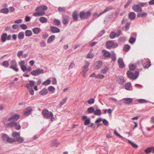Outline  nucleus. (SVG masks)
<instances>
[{
  "mask_svg": "<svg viewBox=\"0 0 154 154\" xmlns=\"http://www.w3.org/2000/svg\"><path fill=\"white\" fill-rule=\"evenodd\" d=\"M48 9V7L45 5H42L37 8L35 9L36 12L33 13V16L35 17L42 16L45 15V11Z\"/></svg>",
  "mask_w": 154,
  "mask_h": 154,
  "instance_id": "nucleus-1",
  "label": "nucleus"
},
{
  "mask_svg": "<svg viewBox=\"0 0 154 154\" xmlns=\"http://www.w3.org/2000/svg\"><path fill=\"white\" fill-rule=\"evenodd\" d=\"M44 117L46 119H48L51 118V120L53 121L54 120V118L53 117V115L51 112H49L46 109L43 110L42 112Z\"/></svg>",
  "mask_w": 154,
  "mask_h": 154,
  "instance_id": "nucleus-2",
  "label": "nucleus"
},
{
  "mask_svg": "<svg viewBox=\"0 0 154 154\" xmlns=\"http://www.w3.org/2000/svg\"><path fill=\"white\" fill-rule=\"evenodd\" d=\"M104 77V75H103L98 74L95 76L96 78H99L103 79Z\"/></svg>",
  "mask_w": 154,
  "mask_h": 154,
  "instance_id": "nucleus-55",
  "label": "nucleus"
},
{
  "mask_svg": "<svg viewBox=\"0 0 154 154\" xmlns=\"http://www.w3.org/2000/svg\"><path fill=\"white\" fill-rule=\"evenodd\" d=\"M48 93L47 89L46 88H44L39 92V94L42 95H45Z\"/></svg>",
  "mask_w": 154,
  "mask_h": 154,
  "instance_id": "nucleus-26",
  "label": "nucleus"
},
{
  "mask_svg": "<svg viewBox=\"0 0 154 154\" xmlns=\"http://www.w3.org/2000/svg\"><path fill=\"white\" fill-rule=\"evenodd\" d=\"M23 20L22 19H20L15 20L14 22V23L16 24L21 23L23 22Z\"/></svg>",
  "mask_w": 154,
  "mask_h": 154,
  "instance_id": "nucleus-62",
  "label": "nucleus"
},
{
  "mask_svg": "<svg viewBox=\"0 0 154 154\" xmlns=\"http://www.w3.org/2000/svg\"><path fill=\"white\" fill-rule=\"evenodd\" d=\"M91 15V13L88 11L86 13L84 12H81L79 14L80 17L82 19H85L88 18Z\"/></svg>",
  "mask_w": 154,
  "mask_h": 154,
  "instance_id": "nucleus-8",
  "label": "nucleus"
},
{
  "mask_svg": "<svg viewBox=\"0 0 154 154\" xmlns=\"http://www.w3.org/2000/svg\"><path fill=\"white\" fill-rule=\"evenodd\" d=\"M89 114L94 113V108L92 107L88 108L87 110Z\"/></svg>",
  "mask_w": 154,
  "mask_h": 154,
  "instance_id": "nucleus-38",
  "label": "nucleus"
},
{
  "mask_svg": "<svg viewBox=\"0 0 154 154\" xmlns=\"http://www.w3.org/2000/svg\"><path fill=\"white\" fill-rule=\"evenodd\" d=\"M121 33V31L120 30H119L116 33L115 32H112L110 34L109 36L110 38L113 39L116 37H119Z\"/></svg>",
  "mask_w": 154,
  "mask_h": 154,
  "instance_id": "nucleus-9",
  "label": "nucleus"
},
{
  "mask_svg": "<svg viewBox=\"0 0 154 154\" xmlns=\"http://www.w3.org/2000/svg\"><path fill=\"white\" fill-rule=\"evenodd\" d=\"M20 27L23 30H25L28 28V27L26 25L24 24L20 25Z\"/></svg>",
  "mask_w": 154,
  "mask_h": 154,
  "instance_id": "nucleus-49",
  "label": "nucleus"
},
{
  "mask_svg": "<svg viewBox=\"0 0 154 154\" xmlns=\"http://www.w3.org/2000/svg\"><path fill=\"white\" fill-rule=\"evenodd\" d=\"M106 46L107 48L111 49L116 48L118 45L117 43H115L113 41H107L106 43Z\"/></svg>",
  "mask_w": 154,
  "mask_h": 154,
  "instance_id": "nucleus-6",
  "label": "nucleus"
},
{
  "mask_svg": "<svg viewBox=\"0 0 154 154\" xmlns=\"http://www.w3.org/2000/svg\"><path fill=\"white\" fill-rule=\"evenodd\" d=\"M112 9V7H107L105 8V9L102 12H101L100 13V14H99V16H101V15H102L103 14L106 13L109 11L110 10Z\"/></svg>",
  "mask_w": 154,
  "mask_h": 154,
  "instance_id": "nucleus-23",
  "label": "nucleus"
},
{
  "mask_svg": "<svg viewBox=\"0 0 154 154\" xmlns=\"http://www.w3.org/2000/svg\"><path fill=\"white\" fill-rule=\"evenodd\" d=\"M113 16V14L112 13L107 14L104 20V22L109 21L112 18Z\"/></svg>",
  "mask_w": 154,
  "mask_h": 154,
  "instance_id": "nucleus-18",
  "label": "nucleus"
},
{
  "mask_svg": "<svg viewBox=\"0 0 154 154\" xmlns=\"http://www.w3.org/2000/svg\"><path fill=\"white\" fill-rule=\"evenodd\" d=\"M39 20L42 23H45L47 22V19L45 17H40Z\"/></svg>",
  "mask_w": 154,
  "mask_h": 154,
  "instance_id": "nucleus-31",
  "label": "nucleus"
},
{
  "mask_svg": "<svg viewBox=\"0 0 154 154\" xmlns=\"http://www.w3.org/2000/svg\"><path fill=\"white\" fill-rule=\"evenodd\" d=\"M102 62L100 61H98L96 62L95 66L96 69H99L102 66Z\"/></svg>",
  "mask_w": 154,
  "mask_h": 154,
  "instance_id": "nucleus-27",
  "label": "nucleus"
},
{
  "mask_svg": "<svg viewBox=\"0 0 154 154\" xmlns=\"http://www.w3.org/2000/svg\"><path fill=\"white\" fill-rule=\"evenodd\" d=\"M139 5L141 7H146L148 4L147 2H141L140 4Z\"/></svg>",
  "mask_w": 154,
  "mask_h": 154,
  "instance_id": "nucleus-57",
  "label": "nucleus"
},
{
  "mask_svg": "<svg viewBox=\"0 0 154 154\" xmlns=\"http://www.w3.org/2000/svg\"><path fill=\"white\" fill-rule=\"evenodd\" d=\"M32 31L35 34H37L40 32L41 30L38 27H35L32 29Z\"/></svg>",
  "mask_w": 154,
  "mask_h": 154,
  "instance_id": "nucleus-25",
  "label": "nucleus"
},
{
  "mask_svg": "<svg viewBox=\"0 0 154 154\" xmlns=\"http://www.w3.org/2000/svg\"><path fill=\"white\" fill-rule=\"evenodd\" d=\"M129 69L132 70H134L136 68V66L134 65H130L129 66Z\"/></svg>",
  "mask_w": 154,
  "mask_h": 154,
  "instance_id": "nucleus-60",
  "label": "nucleus"
},
{
  "mask_svg": "<svg viewBox=\"0 0 154 154\" xmlns=\"http://www.w3.org/2000/svg\"><path fill=\"white\" fill-rule=\"evenodd\" d=\"M138 102L140 103H147L148 101L144 99H139L138 100Z\"/></svg>",
  "mask_w": 154,
  "mask_h": 154,
  "instance_id": "nucleus-59",
  "label": "nucleus"
},
{
  "mask_svg": "<svg viewBox=\"0 0 154 154\" xmlns=\"http://www.w3.org/2000/svg\"><path fill=\"white\" fill-rule=\"evenodd\" d=\"M128 142L134 148H137L138 146L136 144L134 143L131 142L130 140H128Z\"/></svg>",
  "mask_w": 154,
  "mask_h": 154,
  "instance_id": "nucleus-45",
  "label": "nucleus"
},
{
  "mask_svg": "<svg viewBox=\"0 0 154 154\" xmlns=\"http://www.w3.org/2000/svg\"><path fill=\"white\" fill-rule=\"evenodd\" d=\"M20 135V134L16 132H14L12 134L13 137L15 138L16 139Z\"/></svg>",
  "mask_w": 154,
  "mask_h": 154,
  "instance_id": "nucleus-36",
  "label": "nucleus"
},
{
  "mask_svg": "<svg viewBox=\"0 0 154 154\" xmlns=\"http://www.w3.org/2000/svg\"><path fill=\"white\" fill-rule=\"evenodd\" d=\"M150 66V61H147L144 63L143 66L145 69L148 68Z\"/></svg>",
  "mask_w": 154,
  "mask_h": 154,
  "instance_id": "nucleus-34",
  "label": "nucleus"
},
{
  "mask_svg": "<svg viewBox=\"0 0 154 154\" xmlns=\"http://www.w3.org/2000/svg\"><path fill=\"white\" fill-rule=\"evenodd\" d=\"M51 83V81L50 79H47L45 82L42 83V85H49Z\"/></svg>",
  "mask_w": 154,
  "mask_h": 154,
  "instance_id": "nucleus-44",
  "label": "nucleus"
},
{
  "mask_svg": "<svg viewBox=\"0 0 154 154\" xmlns=\"http://www.w3.org/2000/svg\"><path fill=\"white\" fill-rule=\"evenodd\" d=\"M90 122V120L89 118L85 120L84 122L85 125H88Z\"/></svg>",
  "mask_w": 154,
  "mask_h": 154,
  "instance_id": "nucleus-64",
  "label": "nucleus"
},
{
  "mask_svg": "<svg viewBox=\"0 0 154 154\" xmlns=\"http://www.w3.org/2000/svg\"><path fill=\"white\" fill-rule=\"evenodd\" d=\"M54 22L55 23V25L58 26L60 24V20L55 19L54 20Z\"/></svg>",
  "mask_w": 154,
  "mask_h": 154,
  "instance_id": "nucleus-46",
  "label": "nucleus"
},
{
  "mask_svg": "<svg viewBox=\"0 0 154 154\" xmlns=\"http://www.w3.org/2000/svg\"><path fill=\"white\" fill-rule=\"evenodd\" d=\"M152 147H149L147 148L145 150V152L146 154H148L151 152L152 150Z\"/></svg>",
  "mask_w": 154,
  "mask_h": 154,
  "instance_id": "nucleus-42",
  "label": "nucleus"
},
{
  "mask_svg": "<svg viewBox=\"0 0 154 154\" xmlns=\"http://www.w3.org/2000/svg\"><path fill=\"white\" fill-rule=\"evenodd\" d=\"M67 98L66 97L63 99L60 102V105L61 106L63 105L66 102L67 100Z\"/></svg>",
  "mask_w": 154,
  "mask_h": 154,
  "instance_id": "nucleus-63",
  "label": "nucleus"
},
{
  "mask_svg": "<svg viewBox=\"0 0 154 154\" xmlns=\"http://www.w3.org/2000/svg\"><path fill=\"white\" fill-rule=\"evenodd\" d=\"M72 17L74 20L77 21L78 20V16L77 12H74L72 14Z\"/></svg>",
  "mask_w": 154,
  "mask_h": 154,
  "instance_id": "nucleus-37",
  "label": "nucleus"
},
{
  "mask_svg": "<svg viewBox=\"0 0 154 154\" xmlns=\"http://www.w3.org/2000/svg\"><path fill=\"white\" fill-rule=\"evenodd\" d=\"M48 90L50 92H53L55 90V88L52 86H50L48 88Z\"/></svg>",
  "mask_w": 154,
  "mask_h": 154,
  "instance_id": "nucleus-54",
  "label": "nucleus"
},
{
  "mask_svg": "<svg viewBox=\"0 0 154 154\" xmlns=\"http://www.w3.org/2000/svg\"><path fill=\"white\" fill-rule=\"evenodd\" d=\"M136 14L134 12H130L128 15V17L131 20H134L136 17Z\"/></svg>",
  "mask_w": 154,
  "mask_h": 154,
  "instance_id": "nucleus-21",
  "label": "nucleus"
},
{
  "mask_svg": "<svg viewBox=\"0 0 154 154\" xmlns=\"http://www.w3.org/2000/svg\"><path fill=\"white\" fill-rule=\"evenodd\" d=\"M29 83H27L26 84V86L27 88H32L35 84V82L33 81L29 80Z\"/></svg>",
  "mask_w": 154,
  "mask_h": 154,
  "instance_id": "nucleus-12",
  "label": "nucleus"
},
{
  "mask_svg": "<svg viewBox=\"0 0 154 154\" xmlns=\"http://www.w3.org/2000/svg\"><path fill=\"white\" fill-rule=\"evenodd\" d=\"M55 37V36L53 35L50 36L48 39V43H50L53 41L54 40Z\"/></svg>",
  "mask_w": 154,
  "mask_h": 154,
  "instance_id": "nucleus-28",
  "label": "nucleus"
},
{
  "mask_svg": "<svg viewBox=\"0 0 154 154\" xmlns=\"http://www.w3.org/2000/svg\"><path fill=\"white\" fill-rule=\"evenodd\" d=\"M94 56V54L90 52L87 54L86 57L87 58H92Z\"/></svg>",
  "mask_w": 154,
  "mask_h": 154,
  "instance_id": "nucleus-47",
  "label": "nucleus"
},
{
  "mask_svg": "<svg viewBox=\"0 0 154 154\" xmlns=\"http://www.w3.org/2000/svg\"><path fill=\"white\" fill-rule=\"evenodd\" d=\"M129 24L127 23L125 26L124 27H123V29L125 30V31H127L129 28Z\"/></svg>",
  "mask_w": 154,
  "mask_h": 154,
  "instance_id": "nucleus-61",
  "label": "nucleus"
},
{
  "mask_svg": "<svg viewBox=\"0 0 154 154\" xmlns=\"http://www.w3.org/2000/svg\"><path fill=\"white\" fill-rule=\"evenodd\" d=\"M51 29L52 32L53 33H57L60 32V29L55 26H51Z\"/></svg>",
  "mask_w": 154,
  "mask_h": 154,
  "instance_id": "nucleus-20",
  "label": "nucleus"
},
{
  "mask_svg": "<svg viewBox=\"0 0 154 154\" xmlns=\"http://www.w3.org/2000/svg\"><path fill=\"white\" fill-rule=\"evenodd\" d=\"M102 53L103 56L106 58H108L111 56L109 52L105 50H103Z\"/></svg>",
  "mask_w": 154,
  "mask_h": 154,
  "instance_id": "nucleus-15",
  "label": "nucleus"
},
{
  "mask_svg": "<svg viewBox=\"0 0 154 154\" xmlns=\"http://www.w3.org/2000/svg\"><path fill=\"white\" fill-rule=\"evenodd\" d=\"M1 65L7 68L9 66V63L8 61H4L2 63Z\"/></svg>",
  "mask_w": 154,
  "mask_h": 154,
  "instance_id": "nucleus-29",
  "label": "nucleus"
},
{
  "mask_svg": "<svg viewBox=\"0 0 154 154\" xmlns=\"http://www.w3.org/2000/svg\"><path fill=\"white\" fill-rule=\"evenodd\" d=\"M58 11L60 12H64L66 10V8L64 7H59L58 8Z\"/></svg>",
  "mask_w": 154,
  "mask_h": 154,
  "instance_id": "nucleus-51",
  "label": "nucleus"
},
{
  "mask_svg": "<svg viewBox=\"0 0 154 154\" xmlns=\"http://www.w3.org/2000/svg\"><path fill=\"white\" fill-rule=\"evenodd\" d=\"M15 139L16 141H17L20 143H22L24 141L23 138L20 137V136L17 139Z\"/></svg>",
  "mask_w": 154,
  "mask_h": 154,
  "instance_id": "nucleus-41",
  "label": "nucleus"
},
{
  "mask_svg": "<svg viewBox=\"0 0 154 154\" xmlns=\"http://www.w3.org/2000/svg\"><path fill=\"white\" fill-rule=\"evenodd\" d=\"M7 34L6 33H4L3 34L1 37V40L2 42H5L7 39Z\"/></svg>",
  "mask_w": 154,
  "mask_h": 154,
  "instance_id": "nucleus-32",
  "label": "nucleus"
},
{
  "mask_svg": "<svg viewBox=\"0 0 154 154\" xmlns=\"http://www.w3.org/2000/svg\"><path fill=\"white\" fill-rule=\"evenodd\" d=\"M111 57L112 60L115 61L116 60V55L114 53H112L111 54Z\"/></svg>",
  "mask_w": 154,
  "mask_h": 154,
  "instance_id": "nucleus-58",
  "label": "nucleus"
},
{
  "mask_svg": "<svg viewBox=\"0 0 154 154\" xmlns=\"http://www.w3.org/2000/svg\"><path fill=\"white\" fill-rule=\"evenodd\" d=\"M88 103L89 104H92L94 102V100L93 98H91L89 99L88 101Z\"/></svg>",
  "mask_w": 154,
  "mask_h": 154,
  "instance_id": "nucleus-56",
  "label": "nucleus"
},
{
  "mask_svg": "<svg viewBox=\"0 0 154 154\" xmlns=\"http://www.w3.org/2000/svg\"><path fill=\"white\" fill-rule=\"evenodd\" d=\"M131 85V84L130 82H128L126 83L125 85V89L127 90H129Z\"/></svg>",
  "mask_w": 154,
  "mask_h": 154,
  "instance_id": "nucleus-43",
  "label": "nucleus"
},
{
  "mask_svg": "<svg viewBox=\"0 0 154 154\" xmlns=\"http://www.w3.org/2000/svg\"><path fill=\"white\" fill-rule=\"evenodd\" d=\"M0 13L5 14H7L8 13V10L7 8H5L0 10Z\"/></svg>",
  "mask_w": 154,
  "mask_h": 154,
  "instance_id": "nucleus-33",
  "label": "nucleus"
},
{
  "mask_svg": "<svg viewBox=\"0 0 154 154\" xmlns=\"http://www.w3.org/2000/svg\"><path fill=\"white\" fill-rule=\"evenodd\" d=\"M138 74L139 73L137 71H135L134 74L130 70L127 72V76L128 78L130 79L133 80L136 79L137 77Z\"/></svg>",
  "mask_w": 154,
  "mask_h": 154,
  "instance_id": "nucleus-4",
  "label": "nucleus"
},
{
  "mask_svg": "<svg viewBox=\"0 0 154 154\" xmlns=\"http://www.w3.org/2000/svg\"><path fill=\"white\" fill-rule=\"evenodd\" d=\"M117 82L120 84H122L124 82V78L122 76L119 77L118 79L117 80Z\"/></svg>",
  "mask_w": 154,
  "mask_h": 154,
  "instance_id": "nucleus-24",
  "label": "nucleus"
},
{
  "mask_svg": "<svg viewBox=\"0 0 154 154\" xmlns=\"http://www.w3.org/2000/svg\"><path fill=\"white\" fill-rule=\"evenodd\" d=\"M25 34L26 36L29 37L32 35V32L31 31L29 30H27L25 32Z\"/></svg>",
  "mask_w": 154,
  "mask_h": 154,
  "instance_id": "nucleus-35",
  "label": "nucleus"
},
{
  "mask_svg": "<svg viewBox=\"0 0 154 154\" xmlns=\"http://www.w3.org/2000/svg\"><path fill=\"white\" fill-rule=\"evenodd\" d=\"M62 19V22L63 24L64 25H66L69 23L70 18L69 16L64 15L63 16Z\"/></svg>",
  "mask_w": 154,
  "mask_h": 154,
  "instance_id": "nucleus-11",
  "label": "nucleus"
},
{
  "mask_svg": "<svg viewBox=\"0 0 154 154\" xmlns=\"http://www.w3.org/2000/svg\"><path fill=\"white\" fill-rule=\"evenodd\" d=\"M28 91L31 95H33L34 94V91L33 88H27Z\"/></svg>",
  "mask_w": 154,
  "mask_h": 154,
  "instance_id": "nucleus-52",
  "label": "nucleus"
},
{
  "mask_svg": "<svg viewBox=\"0 0 154 154\" xmlns=\"http://www.w3.org/2000/svg\"><path fill=\"white\" fill-rule=\"evenodd\" d=\"M19 118V116L17 114L13 115L11 118H9L8 120L9 122L11 121H15L17 120Z\"/></svg>",
  "mask_w": 154,
  "mask_h": 154,
  "instance_id": "nucleus-14",
  "label": "nucleus"
},
{
  "mask_svg": "<svg viewBox=\"0 0 154 154\" xmlns=\"http://www.w3.org/2000/svg\"><path fill=\"white\" fill-rule=\"evenodd\" d=\"M90 64L89 62L87 61L85 63V65L84 66V67L83 69V72L86 73V72L88 71V67Z\"/></svg>",
  "mask_w": 154,
  "mask_h": 154,
  "instance_id": "nucleus-22",
  "label": "nucleus"
},
{
  "mask_svg": "<svg viewBox=\"0 0 154 154\" xmlns=\"http://www.w3.org/2000/svg\"><path fill=\"white\" fill-rule=\"evenodd\" d=\"M118 63L120 68H122L125 67V65L122 58H119L118 59Z\"/></svg>",
  "mask_w": 154,
  "mask_h": 154,
  "instance_id": "nucleus-17",
  "label": "nucleus"
},
{
  "mask_svg": "<svg viewBox=\"0 0 154 154\" xmlns=\"http://www.w3.org/2000/svg\"><path fill=\"white\" fill-rule=\"evenodd\" d=\"M44 73V70L39 68H38L36 70H34L31 72V74L33 76L38 75L41 74H42Z\"/></svg>",
  "mask_w": 154,
  "mask_h": 154,
  "instance_id": "nucleus-7",
  "label": "nucleus"
},
{
  "mask_svg": "<svg viewBox=\"0 0 154 154\" xmlns=\"http://www.w3.org/2000/svg\"><path fill=\"white\" fill-rule=\"evenodd\" d=\"M109 68L107 66H106L103 67L100 70L101 73L103 74L106 73L107 72Z\"/></svg>",
  "mask_w": 154,
  "mask_h": 154,
  "instance_id": "nucleus-30",
  "label": "nucleus"
},
{
  "mask_svg": "<svg viewBox=\"0 0 154 154\" xmlns=\"http://www.w3.org/2000/svg\"><path fill=\"white\" fill-rule=\"evenodd\" d=\"M24 33L23 32H20L18 35V37L19 39H21L24 38Z\"/></svg>",
  "mask_w": 154,
  "mask_h": 154,
  "instance_id": "nucleus-39",
  "label": "nucleus"
},
{
  "mask_svg": "<svg viewBox=\"0 0 154 154\" xmlns=\"http://www.w3.org/2000/svg\"><path fill=\"white\" fill-rule=\"evenodd\" d=\"M132 9L136 12H140L142 11L141 7L138 5H134L132 7Z\"/></svg>",
  "mask_w": 154,
  "mask_h": 154,
  "instance_id": "nucleus-10",
  "label": "nucleus"
},
{
  "mask_svg": "<svg viewBox=\"0 0 154 154\" xmlns=\"http://www.w3.org/2000/svg\"><path fill=\"white\" fill-rule=\"evenodd\" d=\"M136 41V39L134 37H131L129 40V42L130 43L133 44Z\"/></svg>",
  "mask_w": 154,
  "mask_h": 154,
  "instance_id": "nucleus-53",
  "label": "nucleus"
},
{
  "mask_svg": "<svg viewBox=\"0 0 154 154\" xmlns=\"http://www.w3.org/2000/svg\"><path fill=\"white\" fill-rule=\"evenodd\" d=\"M60 144V143H58L56 140H55L53 141V143L51 144V146H58Z\"/></svg>",
  "mask_w": 154,
  "mask_h": 154,
  "instance_id": "nucleus-50",
  "label": "nucleus"
},
{
  "mask_svg": "<svg viewBox=\"0 0 154 154\" xmlns=\"http://www.w3.org/2000/svg\"><path fill=\"white\" fill-rule=\"evenodd\" d=\"M94 114L95 115H101V110L99 109H97L94 112Z\"/></svg>",
  "mask_w": 154,
  "mask_h": 154,
  "instance_id": "nucleus-40",
  "label": "nucleus"
},
{
  "mask_svg": "<svg viewBox=\"0 0 154 154\" xmlns=\"http://www.w3.org/2000/svg\"><path fill=\"white\" fill-rule=\"evenodd\" d=\"M32 111V109L30 107H28L25 109L23 111L24 115H26L29 114Z\"/></svg>",
  "mask_w": 154,
  "mask_h": 154,
  "instance_id": "nucleus-19",
  "label": "nucleus"
},
{
  "mask_svg": "<svg viewBox=\"0 0 154 154\" xmlns=\"http://www.w3.org/2000/svg\"><path fill=\"white\" fill-rule=\"evenodd\" d=\"M17 125V122H12L5 124V126L6 128H13Z\"/></svg>",
  "mask_w": 154,
  "mask_h": 154,
  "instance_id": "nucleus-13",
  "label": "nucleus"
},
{
  "mask_svg": "<svg viewBox=\"0 0 154 154\" xmlns=\"http://www.w3.org/2000/svg\"><path fill=\"white\" fill-rule=\"evenodd\" d=\"M1 137L2 140L5 142H8L11 143L16 142V140L15 139L10 137L6 134H2V135Z\"/></svg>",
  "mask_w": 154,
  "mask_h": 154,
  "instance_id": "nucleus-3",
  "label": "nucleus"
},
{
  "mask_svg": "<svg viewBox=\"0 0 154 154\" xmlns=\"http://www.w3.org/2000/svg\"><path fill=\"white\" fill-rule=\"evenodd\" d=\"M17 64L15 60H12L10 62V66L9 68L17 72L19 70V69L17 67Z\"/></svg>",
  "mask_w": 154,
  "mask_h": 154,
  "instance_id": "nucleus-5",
  "label": "nucleus"
},
{
  "mask_svg": "<svg viewBox=\"0 0 154 154\" xmlns=\"http://www.w3.org/2000/svg\"><path fill=\"white\" fill-rule=\"evenodd\" d=\"M122 100H124V103L126 104H130L133 102L132 99L129 98H124Z\"/></svg>",
  "mask_w": 154,
  "mask_h": 154,
  "instance_id": "nucleus-16",
  "label": "nucleus"
},
{
  "mask_svg": "<svg viewBox=\"0 0 154 154\" xmlns=\"http://www.w3.org/2000/svg\"><path fill=\"white\" fill-rule=\"evenodd\" d=\"M130 46L128 45H125L124 47V50L125 51H127L130 49Z\"/></svg>",
  "mask_w": 154,
  "mask_h": 154,
  "instance_id": "nucleus-48",
  "label": "nucleus"
}]
</instances>
